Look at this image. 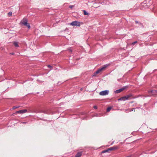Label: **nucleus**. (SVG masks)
<instances>
[{"instance_id":"obj_19","label":"nucleus","mask_w":157,"mask_h":157,"mask_svg":"<svg viewBox=\"0 0 157 157\" xmlns=\"http://www.w3.org/2000/svg\"><path fill=\"white\" fill-rule=\"evenodd\" d=\"M137 42H138L137 41H135L134 42L132 43L131 44L132 45H134L135 44L137 43Z\"/></svg>"},{"instance_id":"obj_13","label":"nucleus","mask_w":157,"mask_h":157,"mask_svg":"<svg viewBox=\"0 0 157 157\" xmlns=\"http://www.w3.org/2000/svg\"><path fill=\"white\" fill-rule=\"evenodd\" d=\"M135 22H136V24H138V27L141 26L142 27H143V25L142 23L140 22L137 21H136Z\"/></svg>"},{"instance_id":"obj_12","label":"nucleus","mask_w":157,"mask_h":157,"mask_svg":"<svg viewBox=\"0 0 157 157\" xmlns=\"http://www.w3.org/2000/svg\"><path fill=\"white\" fill-rule=\"evenodd\" d=\"M117 147H111L108 149L109 151H111L113 150H115L117 148Z\"/></svg>"},{"instance_id":"obj_10","label":"nucleus","mask_w":157,"mask_h":157,"mask_svg":"<svg viewBox=\"0 0 157 157\" xmlns=\"http://www.w3.org/2000/svg\"><path fill=\"white\" fill-rule=\"evenodd\" d=\"M101 4L103 5H109L110 4L109 1L107 0H105L103 2H101Z\"/></svg>"},{"instance_id":"obj_15","label":"nucleus","mask_w":157,"mask_h":157,"mask_svg":"<svg viewBox=\"0 0 157 157\" xmlns=\"http://www.w3.org/2000/svg\"><path fill=\"white\" fill-rule=\"evenodd\" d=\"M83 11L84 15H89L90 14V13H87L85 10H83Z\"/></svg>"},{"instance_id":"obj_8","label":"nucleus","mask_w":157,"mask_h":157,"mask_svg":"<svg viewBox=\"0 0 157 157\" xmlns=\"http://www.w3.org/2000/svg\"><path fill=\"white\" fill-rule=\"evenodd\" d=\"M27 110L26 109H23L17 111L16 112V113H26L27 112Z\"/></svg>"},{"instance_id":"obj_7","label":"nucleus","mask_w":157,"mask_h":157,"mask_svg":"<svg viewBox=\"0 0 157 157\" xmlns=\"http://www.w3.org/2000/svg\"><path fill=\"white\" fill-rule=\"evenodd\" d=\"M109 93V91L108 90H106L100 92L99 93V94L101 95L104 96L108 94Z\"/></svg>"},{"instance_id":"obj_28","label":"nucleus","mask_w":157,"mask_h":157,"mask_svg":"<svg viewBox=\"0 0 157 157\" xmlns=\"http://www.w3.org/2000/svg\"><path fill=\"white\" fill-rule=\"evenodd\" d=\"M148 96H145V97H148Z\"/></svg>"},{"instance_id":"obj_17","label":"nucleus","mask_w":157,"mask_h":157,"mask_svg":"<svg viewBox=\"0 0 157 157\" xmlns=\"http://www.w3.org/2000/svg\"><path fill=\"white\" fill-rule=\"evenodd\" d=\"M111 109V107H108L106 109V111L107 112H109L110 111Z\"/></svg>"},{"instance_id":"obj_26","label":"nucleus","mask_w":157,"mask_h":157,"mask_svg":"<svg viewBox=\"0 0 157 157\" xmlns=\"http://www.w3.org/2000/svg\"><path fill=\"white\" fill-rule=\"evenodd\" d=\"M23 124H26V122H23Z\"/></svg>"},{"instance_id":"obj_24","label":"nucleus","mask_w":157,"mask_h":157,"mask_svg":"<svg viewBox=\"0 0 157 157\" xmlns=\"http://www.w3.org/2000/svg\"><path fill=\"white\" fill-rule=\"evenodd\" d=\"M73 7V6H70V7L71 8H72Z\"/></svg>"},{"instance_id":"obj_5","label":"nucleus","mask_w":157,"mask_h":157,"mask_svg":"<svg viewBox=\"0 0 157 157\" xmlns=\"http://www.w3.org/2000/svg\"><path fill=\"white\" fill-rule=\"evenodd\" d=\"M150 6V4L148 3H147L146 1H144L141 3L142 6L144 8H148Z\"/></svg>"},{"instance_id":"obj_29","label":"nucleus","mask_w":157,"mask_h":157,"mask_svg":"<svg viewBox=\"0 0 157 157\" xmlns=\"http://www.w3.org/2000/svg\"><path fill=\"white\" fill-rule=\"evenodd\" d=\"M135 108V109H136V108ZM137 108V109H138V108Z\"/></svg>"},{"instance_id":"obj_14","label":"nucleus","mask_w":157,"mask_h":157,"mask_svg":"<svg viewBox=\"0 0 157 157\" xmlns=\"http://www.w3.org/2000/svg\"><path fill=\"white\" fill-rule=\"evenodd\" d=\"M13 44L16 47H18L19 46L18 44V43L16 41H14L13 42Z\"/></svg>"},{"instance_id":"obj_18","label":"nucleus","mask_w":157,"mask_h":157,"mask_svg":"<svg viewBox=\"0 0 157 157\" xmlns=\"http://www.w3.org/2000/svg\"><path fill=\"white\" fill-rule=\"evenodd\" d=\"M20 107L19 106H14L13 108V109H15L16 108H19Z\"/></svg>"},{"instance_id":"obj_11","label":"nucleus","mask_w":157,"mask_h":157,"mask_svg":"<svg viewBox=\"0 0 157 157\" xmlns=\"http://www.w3.org/2000/svg\"><path fill=\"white\" fill-rule=\"evenodd\" d=\"M82 151L78 152L76 155L75 157H81L82 155Z\"/></svg>"},{"instance_id":"obj_21","label":"nucleus","mask_w":157,"mask_h":157,"mask_svg":"<svg viewBox=\"0 0 157 157\" xmlns=\"http://www.w3.org/2000/svg\"><path fill=\"white\" fill-rule=\"evenodd\" d=\"M135 108H132V109H129L130 111H133V109H135Z\"/></svg>"},{"instance_id":"obj_4","label":"nucleus","mask_w":157,"mask_h":157,"mask_svg":"<svg viewBox=\"0 0 157 157\" xmlns=\"http://www.w3.org/2000/svg\"><path fill=\"white\" fill-rule=\"evenodd\" d=\"M148 92L150 95V96L151 95L157 96V90H149L148 91Z\"/></svg>"},{"instance_id":"obj_3","label":"nucleus","mask_w":157,"mask_h":157,"mask_svg":"<svg viewBox=\"0 0 157 157\" xmlns=\"http://www.w3.org/2000/svg\"><path fill=\"white\" fill-rule=\"evenodd\" d=\"M132 96V94H130L126 96L122 97L119 99L118 100L125 101L128 99L130 97Z\"/></svg>"},{"instance_id":"obj_6","label":"nucleus","mask_w":157,"mask_h":157,"mask_svg":"<svg viewBox=\"0 0 157 157\" xmlns=\"http://www.w3.org/2000/svg\"><path fill=\"white\" fill-rule=\"evenodd\" d=\"M70 25L74 26H80V23L79 22L75 21H72L70 23Z\"/></svg>"},{"instance_id":"obj_25","label":"nucleus","mask_w":157,"mask_h":157,"mask_svg":"<svg viewBox=\"0 0 157 157\" xmlns=\"http://www.w3.org/2000/svg\"><path fill=\"white\" fill-rule=\"evenodd\" d=\"M48 67H51V66L50 65H48Z\"/></svg>"},{"instance_id":"obj_9","label":"nucleus","mask_w":157,"mask_h":157,"mask_svg":"<svg viewBox=\"0 0 157 157\" xmlns=\"http://www.w3.org/2000/svg\"><path fill=\"white\" fill-rule=\"evenodd\" d=\"M125 89V88H122L118 90H117L114 91V93L116 94H118L123 91Z\"/></svg>"},{"instance_id":"obj_27","label":"nucleus","mask_w":157,"mask_h":157,"mask_svg":"<svg viewBox=\"0 0 157 157\" xmlns=\"http://www.w3.org/2000/svg\"><path fill=\"white\" fill-rule=\"evenodd\" d=\"M10 55H14V53H10Z\"/></svg>"},{"instance_id":"obj_22","label":"nucleus","mask_w":157,"mask_h":157,"mask_svg":"<svg viewBox=\"0 0 157 157\" xmlns=\"http://www.w3.org/2000/svg\"><path fill=\"white\" fill-rule=\"evenodd\" d=\"M94 108L95 109H97V107L96 106H94Z\"/></svg>"},{"instance_id":"obj_2","label":"nucleus","mask_w":157,"mask_h":157,"mask_svg":"<svg viewBox=\"0 0 157 157\" xmlns=\"http://www.w3.org/2000/svg\"><path fill=\"white\" fill-rule=\"evenodd\" d=\"M21 23L22 24L24 25L25 26H26L28 27V28L29 29L30 26L29 24L28 23V20L26 18H24L21 21Z\"/></svg>"},{"instance_id":"obj_23","label":"nucleus","mask_w":157,"mask_h":157,"mask_svg":"<svg viewBox=\"0 0 157 157\" xmlns=\"http://www.w3.org/2000/svg\"><path fill=\"white\" fill-rule=\"evenodd\" d=\"M68 50L71 52H72V50L71 48L69 49Z\"/></svg>"},{"instance_id":"obj_16","label":"nucleus","mask_w":157,"mask_h":157,"mask_svg":"<svg viewBox=\"0 0 157 157\" xmlns=\"http://www.w3.org/2000/svg\"><path fill=\"white\" fill-rule=\"evenodd\" d=\"M109 151V150H108V149H107L102 151H101V153H105V152H108Z\"/></svg>"},{"instance_id":"obj_20","label":"nucleus","mask_w":157,"mask_h":157,"mask_svg":"<svg viewBox=\"0 0 157 157\" xmlns=\"http://www.w3.org/2000/svg\"><path fill=\"white\" fill-rule=\"evenodd\" d=\"M12 15V12H10L8 13V15L9 16H11Z\"/></svg>"},{"instance_id":"obj_1","label":"nucleus","mask_w":157,"mask_h":157,"mask_svg":"<svg viewBox=\"0 0 157 157\" xmlns=\"http://www.w3.org/2000/svg\"><path fill=\"white\" fill-rule=\"evenodd\" d=\"M109 65V64H106L103 65L101 67L98 69L94 73L95 74H98L101 71L104 70Z\"/></svg>"}]
</instances>
